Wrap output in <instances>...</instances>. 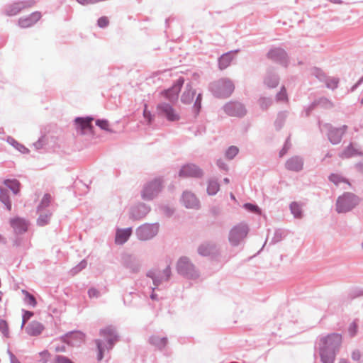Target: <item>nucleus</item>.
<instances>
[{"label": "nucleus", "instance_id": "obj_1", "mask_svg": "<svg viewBox=\"0 0 363 363\" xmlns=\"http://www.w3.org/2000/svg\"><path fill=\"white\" fill-rule=\"evenodd\" d=\"M342 343V335L332 333L320 340L319 354L323 363H334L335 356Z\"/></svg>", "mask_w": 363, "mask_h": 363}, {"label": "nucleus", "instance_id": "obj_2", "mask_svg": "<svg viewBox=\"0 0 363 363\" xmlns=\"http://www.w3.org/2000/svg\"><path fill=\"white\" fill-rule=\"evenodd\" d=\"M100 335L102 336L105 341L107 342L108 345H106L101 340H96V344L98 349V360H101L104 357V352L105 349L111 350L116 342L118 341V335L115 329L112 326H108L100 330Z\"/></svg>", "mask_w": 363, "mask_h": 363}, {"label": "nucleus", "instance_id": "obj_3", "mask_svg": "<svg viewBox=\"0 0 363 363\" xmlns=\"http://www.w3.org/2000/svg\"><path fill=\"white\" fill-rule=\"evenodd\" d=\"M235 86L233 82L227 78L220 79L210 84L209 89L217 98H226L231 95Z\"/></svg>", "mask_w": 363, "mask_h": 363}, {"label": "nucleus", "instance_id": "obj_4", "mask_svg": "<svg viewBox=\"0 0 363 363\" xmlns=\"http://www.w3.org/2000/svg\"><path fill=\"white\" fill-rule=\"evenodd\" d=\"M359 198L352 193L347 192L338 197L336 202V211L339 213L350 211L358 203Z\"/></svg>", "mask_w": 363, "mask_h": 363}, {"label": "nucleus", "instance_id": "obj_5", "mask_svg": "<svg viewBox=\"0 0 363 363\" xmlns=\"http://www.w3.org/2000/svg\"><path fill=\"white\" fill-rule=\"evenodd\" d=\"M177 271L178 274L189 279H196L199 277L198 270L186 257H182L178 260Z\"/></svg>", "mask_w": 363, "mask_h": 363}, {"label": "nucleus", "instance_id": "obj_6", "mask_svg": "<svg viewBox=\"0 0 363 363\" xmlns=\"http://www.w3.org/2000/svg\"><path fill=\"white\" fill-rule=\"evenodd\" d=\"M159 230L160 224L158 223H145L136 228L135 235L138 240L147 241L154 238L158 234Z\"/></svg>", "mask_w": 363, "mask_h": 363}, {"label": "nucleus", "instance_id": "obj_7", "mask_svg": "<svg viewBox=\"0 0 363 363\" xmlns=\"http://www.w3.org/2000/svg\"><path fill=\"white\" fill-rule=\"evenodd\" d=\"M162 187L160 179H155L147 182L141 191L142 199L145 201L153 200L161 192Z\"/></svg>", "mask_w": 363, "mask_h": 363}, {"label": "nucleus", "instance_id": "obj_8", "mask_svg": "<svg viewBox=\"0 0 363 363\" xmlns=\"http://www.w3.org/2000/svg\"><path fill=\"white\" fill-rule=\"evenodd\" d=\"M146 276L152 279L154 286H158L164 282L168 281L172 276L171 268L167 265L164 269H152L149 270Z\"/></svg>", "mask_w": 363, "mask_h": 363}, {"label": "nucleus", "instance_id": "obj_9", "mask_svg": "<svg viewBox=\"0 0 363 363\" xmlns=\"http://www.w3.org/2000/svg\"><path fill=\"white\" fill-rule=\"evenodd\" d=\"M319 125L320 131H326L329 140L334 145L340 143L343 134L347 129V126L346 125H344L340 128H334L328 123L323 125H320V123H319Z\"/></svg>", "mask_w": 363, "mask_h": 363}, {"label": "nucleus", "instance_id": "obj_10", "mask_svg": "<svg viewBox=\"0 0 363 363\" xmlns=\"http://www.w3.org/2000/svg\"><path fill=\"white\" fill-rule=\"evenodd\" d=\"M249 231L248 226L241 223L234 226L229 233V241L233 246H238L245 238Z\"/></svg>", "mask_w": 363, "mask_h": 363}, {"label": "nucleus", "instance_id": "obj_11", "mask_svg": "<svg viewBox=\"0 0 363 363\" xmlns=\"http://www.w3.org/2000/svg\"><path fill=\"white\" fill-rule=\"evenodd\" d=\"M35 4V0H25L13 2L6 6L5 13L9 16H16L22 10L33 6Z\"/></svg>", "mask_w": 363, "mask_h": 363}, {"label": "nucleus", "instance_id": "obj_12", "mask_svg": "<svg viewBox=\"0 0 363 363\" xmlns=\"http://www.w3.org/2000/svg\"><path fill=\"white\" fill-rule=\"evenodd\" d=\"M157 111L160 116L166 118L169 121H179L180 117L174 108L168 103L162 102L157 104Z\"/></svg>", "mask_w": 363, "mask_h": 363}, {"label": "nucleus", "instance_id": "obj_13", "mask_svg": "<svg viewBox=\"0 0 363 363\" xmlns=\"http://www.w3.org/2000/svg\"><path fill=\"white\" fill-rule=\"evenodd\" d=\"M179 176L181 177L201 178L203 176V171L196 164L189 163L181 167Z\"/></svg>", "mask_w": 363, "mask_h": 363}, {"label": "nucleus", "instance_id": "obj_14", "mask_svg": "<svg viewBox=\"0 0 363 363\" xmlns=\"http://www.w3.org/2000/svg\"><path fill=\"white\" fill-rule=\"evenodd\" d=\"M223 111L230 116L242 117L246 114L244 105L240 102L230 101L223 106Z\"/></svg>", "mask_w": 363, "mask_h": 363}, {"label": "nucleus", "instance_id": "obj_15", "mask_svg": "<svg viewBox=\"0 0 363 363\" xmlns=\"http://www.w3.org/2000/svg\"><path fill=\"white\" fill-rule=\"evenodd\" d=\"M151 211V207L144 203H138L131 207L130 218L134 220L144 218Z\"/></svg>", "mask_w": 363, "mask_h": 363}, {"label": "nucleus", "instance_id": "obj_16", "mask_svg": "<svg viewBox=\"0 0 363 363\" xmlns=\"http://www.w3.org/2000/svg\"><path fill=\"white\" fill-rule=\"evenodd\" d=\"M269 59L276 62L284 67L288 65L287 54L285 50L280 48H272L267 53Z\"/></svg>", "mask_w": 363, "mask_h": 363}, {"label": "nucleus", "instance_id": "obj_17", "mask_svg": "<svg viewBox=\"0 0 363 363\" xmlns=\"http://www.w3.org/2000/svg\"><path fill=\"white\" fill-rule=\"evenodd\" d=\"M181 201L186 208L199 209L200 208L199 200L190 191H184L183 192Z\"/></svg>", "mask_w": 363, "mask_h": 363}, {"label": "nucleus", "instance_id": "obj_18", "mask_svg": "<svg viewBox=\"0 0 363 363\" xmlns=\"http://www.w3.org/2000/svg\"><path fill=\"white\" fill-rule=\"evenodd\" d=\"M91 117H77L75 118V124L77 131H79L82 135L86 134L89 132L91 133L93 125L91 122L93 121Z\"/></svg>", "mask_w": 363, "mask_h": 363}, {"label": "nucleus", "instance_id": "obj_19", "mask_svg": "<svg viewBox=\"0 0 363 363\" xmlns=\"http://www.w3.org/2000/svg\"><path fill=\"white\" fill-rule=\"evenodd\" d=\"M184 78L180 77L176 81L174 84L170 89L164 91L165 97L169 99V101L173 102L177 100L178 94L184 84Z\"/></svg>", "mask_w": 363, "mask_h": 363}, {"label": "nucleus", "instance_id": "obj_20", "mask_svg": "<svg viewBox=\"0 0 363 363\" xmlns=\"http://www.w3.org/2000/svg\"><path fill=\"white\" fill-rule=\"evenodd\" d=\"M304 160L301 156H293L288 159L285 163V167L287 170L298 172L303 168Z\"/></svg>", "mask_w": 363, "mask_h": 363}, {"label": "nucleus", "instance_id": "obj_21", "mask_svg": "<svg viewBox=\"0 0 363 363\" xmlns=\"http://www.w3.org/2000/svg\"><path fill=\"white\" fill-rule=\"evenodd\" d=\"M40 18L41 13L40 12H33L28 16L19 18L18 26L23 28L30 27L38 22Z\"/></svg>", "mask_w": 363, "mask_h": 363}, {"label": "nucleus", "instance_id": "obj_22", "mask_svg": "<svg viewBox=\"0 0 363 363\" xmlns=\"http://www.w3.org/2000/svg\"><path fill=\"white\" fill-rule=\"evenodd\" d=\"M11 225L17 234H22L27 231L28 223L21 218H15L11 220Z\"/></svg>", "mask_w": 363, "mask_h": 363}, {"label": "nucleus", "instance_id": "obj_23", "mask_svg": "<svg viewBox=\"0 0 363 363\" xmlns=\"http://www.w3.org/2000/svg\"><path fill=\"white\" fill-rule=\"evenodd\" d=\"M124 266L131 272L137 273L140 271L141 264L135 257L127 255L124 258Z\"/></svg>", "mask_w": 363, "mask_h": 363}, {"label": "nucleus", "instance_id": "obj_24", "mask_svg": "<svg viewBox=\"0 0 363 363\" xmlns=\"http://www.w3.org/2000/svg\"><path fill=\"white\" fill-rule=\"evenodd\" d=\"M132 234V228L118 229L116 234V243L118 245L124 244Z\"/></svg>", "mask_w": 363, "mask_h": 363}, {"label": "nucleus", "instance_id": "obj_25", "mask_svg": "<svg viewBox=\"0 0 363 363\" xmlns=\"http://www.w3.org/2000/svg\"><path fill=\"white\" fill-rule=\"evenodd\" d=\"M238 52V50H235L234 51H230L222 55L218 58V67L220 69H224L227 68L230 65L233 59V54L237 53Z\"/></svg>", "mask_w": 363, "mask_h": 363}, {"label": "nucleus", "instance_id": "obj_26", "mask_svg": "<svg viewBox=\"0 0 363 363\" xmlns=\"http://www.w3.org/2000/svg\"><path fill=\"white\" fill-rule=\"evenodd\" d=\"M43 324L38 321H32L26 328V331L30 336H38L43 332Z\"/></svg>", "mask_w": 363, "mask_h": 363}, {"label": "nucleus", "instance_id": "obj_27", "mask_svg": "<svg viewBox=\"0 0 363 363\" xmlns=\"http://www.w3.org/2000/svg\"><path fill=\"white\" fill-rule=\"evenodd\" d=\"M216 246L213 243L205 242L198 247V253L201 256H210L216 252Z\"/></svg>", "mask_w": 363, "mask_h": 363}, {"label": "nucleus", "instance_id": "obj_28", "mask_svg": "<svg viewBox=\"0 0 363 363\" xmlns=\"http://www.w3.org/2000/svg\"><path fill=\"white\" fill-rule=\"evenodd\" d=\"M279 82V77L276 73L271 70L267 71L264 79V83L267 86L274 88L278 85Z\"/></svg>", "mask_w": 363, "mask_h": 363}, {"label": "nucleus", "instance_id": "obj_29", "mask_svg": "<svg viewBox=\"0 0 363 363\" xmlns=\"http://www.w3.org/2000/svg\"><path fill=\"white\" fill-rule=\"evenodd\" d=\"M195 94L196 91L192 89L191 84H187L181 97L182 102L186 104H191Z\"/></svg>", "mask_w": 363, "mask_h": 363}, {"label": "nucleus", "instance_id": "obj_30", "mask_svg": "<svg viewBox=\"0 0 363 363\" xmlns=\"http://www.w3.org/2000/svg\"><path fill=\"white\" fill-rule=\"evenodd\" d=\"M316 106H320V107L327 109L331 108L334 106L333 103L329 99L325 97H321L311 104L308 108V112L313 110Z\"/></svg>", "mask_w": 363, "mask_h": 363}, {"label": "nucleus", "instance_id": "obj_31", "mask_svg": "<svg viewBox=\"0 0 363 363\" xmlns=\"http://www.w3.org/2000/svg\"><path fill=\"white\" fill-rule=\"evenodd\" d=\"M167 338L164 337H160L157 335H152L150 338H149V342L155 346V347L158 348L159 350H162L163 348H164V347L167 345Z\"/></svg>", "mask_w": 363, "mask_h": 363}, {"label": "nucleus", "instance_id": "obj_32", "mask_svg": "<svg viewBox=\"0 0 363 363\" xmlns=\"http://www.w3.org/2000/svg\"><path fill=\"white\" fill-rule=\"evenodd\" d=\"M0 201L6 206L8 211L11 210L12 205L9 199V191L2 187H0Z\"/></svg>", "mask_w": 363, "mask_h": 363}, {"label": "nucleus", "instance_id": "obj_33", "mask_svg": "<svg viewBox=\"0 0 363 363\" xmlns=\"http://www.w3.org/2000/svg\"><path fill=\"white\" fill-rule=\"evenodd\" d=\"M4 184L11 189L14 194H17L20 191L21 184L17 179H5Z\"/></svg>", "mask_w": 363, "mask_h": 363}, {"label": "nucleus", "instance_id": "obj_34", "mask_svg": "<svg viewBox=\"0 0 363 363\" xmlns=\"http://www.w3.org/2000/svg\"><path fill=\"white\" fill-rule=\"evenodd\" d=\"M289 208H290L291 213L294 215L295 218H298V219L302 218V217H303L302 208H301V206L298 203H297L296 201L292 202L290 204Z\"/></svg>", "mask_w": 363, "mask_h": 363}, {"label": "nucleus", "instance_id": "obj_35", "mask_svg": "<svg viewBox=\"0 0 363 363\" xmlns=\"http://www.w3.org/2000/svg\"><path fill=\"white\" fill-rule=\"evenodd\" d=\"M220 185L215 179H210L208 182L207 193L208 195L213 196L219 191Z\"/></svg>", "mask_w": 363, "mask_h": 363}, {"label": "nucleus", "instance_id": "obj_36", "mask_svg": "<svg viewBox=\"0 0 363 363\" xmlns=\"http://www.w3.org/2000/svg\"><path fill=\"white\" fill-rule=\"evenodd\" d=\"M287 116L288 113L286 111H281L278 113L274 122V125L277 130H280L283 127Z\"/></svg>", "mask_w": 363, "mask_h": 363}, {"label": "nucleus", "instance_id": "obj_37", "mask_svg": "<svg viewBox=\"0 0 363 363\" xmlns=\"http://www.w3.org/2000/svg\"><path fill=\"white\" fill-rule=\"evenodd\" d=\"M7 142L21 153L29 152V150L28 148H26L23 145L20 144L12 137H8Z\"/></svg>", "mask_w": 363, "mask_h": 363}, {"label": "nucleus", "instance_id": "obj_38", "mask_svg": "<svg viewBox=\"0 0 363 363\" xmlns=\"http://www.w3.org/2000/svg\"><path fill=\"white\" fill-rule=\"evenodd\" d=\"M38 213L39 217L37 220V224L40 226L47 225L50 221L52 213L50 212L43 213L42 211Z\"/></svg>", "mask_w": 363, "mask_h": 363}, {"label": "nucleus", "instance_id": "obj_39", "mask_svg": "<svg viewBox=\"0 0 363 363\" xmlns=\"http://www.w3.org/2000/svg\"><path fill=\"white\" fill-rule=\"evenodd\" d=\"M50 202H51V196H50V194H45L43 196V199H42L39 206H38V212H40V211H43V209H44L46 207H48L50 205Z\"/></svg>", "mask_w": 363, "mask_h": 363}, {"label": "nucleus", "instance_id": "obj_40", "mask_svg": "<svg viewBox=\"0 0 363 363\" xmlns=\"http://www.w3.org/2000/svg\"><path fill=\"white\" fill-rule=\"evenodd\" d=\"M357 154V150L352 147L350 144L346 149L340 154L341 157H350Z\"/></svg>", "mask_w": 363, "mask_h": 363}, {"label": "nucleus", "instance_id": "obj_41", "mask_svg": "<svg viewBox=\"0 0 363 363\" xmlns=\"http://www.w3.org/2000/svg\"><path fill=\"white\" fill-rule=\"evenodd\" d=\"M325 81L326 86L328 89H335L337 87L339 79L336 77H326L324 79Z\"/></svg>", "mask_w": 363, "mask_h": 363}, {"label": "nucleus", "instance_id": "obj_42", "mask_svg": "<svg viewBox=\"0 0 363 363\" xmlns=\"http://www.w3.org/2000/svg\"><path fill=\"white\" fill-rule=\"evenodd\" d=\"M272 99L269 97H261L258 101L260 108L263 110L267 109L272 104Z\"/></svg>", "mask_w": 363, "mask_h": 363}, {"label": "nucleus", "instance_id": "obj_43", "mask_svg": "<svg viewBox=\"0 0 363 363\" xmlns=\"http://www.w3.org/2000/svg\"><path fill=\"white\" fill-rule=\"evenodd\" d=\"M82 336V334L81 333H78V332H70V333H67L64 337H63V340L65 342H66L67 344H70V345H72L73 342H72L71 339L72 337H76V338H81V337Z\"/></svg>", "mask_w": 363, "mask_h": 363}, {"label": "nucleus", "instance_id": "obj_44", "mask_svg": "<svg viewBox=\"0 0 363 363\" xmlns=\"http://www.w3.org/2000/svg\"><path fill=\"white\" fill-rule=\"evenodd\" d=\"M87 265L86 259L82 260L76 267H73L70 272L72 275H75L82 269H85Z\"/></svg>", "mask_w": 363, "mask_h": 363}, {"label": "nucleus", "instance_id": "obj_45", "mask_svg": "<svg viewBox=\"0 0 363 363\" xmlns=\"http://www.w3.org/2000/svg\"><path fill=\"white\" fill-rule=\"evenodd\" d=\"M285 236V233L282 230H277L274 232V236L272 239V243L275 244L279 241H281L284 237Z\"/></svg>", "mask_w": 363, "mask_h": 363}, {"label": "nucleus", "instance_id": "obj_46", "mask_svg": "<svg viewBox=\"0 0 363 363\" xmlns=\"http://www.w3.org/2000/svg\"><path fill=\"white\" fill-rule=\"evenodd\" d=\"M96 125L102 130H106L108 132H112V130L108 128L109 123L107 120L98 119L96 121Z\"/></svg>", "mask_w": 363, "mask_h": 363}, {"label": "nucleus", "instance_id": "obj_47", "mask_svg": "<svg viewBox=\"0 0 363 363\" xmlns=\"http://www.w3.org/2000/svg\"><path fill=\"white\" fill-rule=\"evenodd\" d=\"M238 148L235 146H230L225 152V156L230 160L233 159L238 153Z\"/></svg>", "mask_w": 363, "mask_h": 363}, {"label": "nucleus", "instance_id": "obj_48", "mask_svg": "<svg viewBox=\"0 0 363 363\" xmlns=\"http://www.w3.org/2000/svg\"><path fill=\"white\" fill-rule=\"evenodd\" d=\"M329 180L335 185H338L340 182H346V180L343 177L337 174H330L329 176Z\"/></svg>", "mask_w": 363, "mask_h": 363}, {"label": "nucleus", "instance_id": "obj_49", "mask_svg": "<svg viewBox=\"0 0 363 363\" xmlns=\"http://www.w3.org/2000/svg\"><path fill=\"white\" fill-rule=\"evenodd\" d=\"M276 99L277 101H287V94L285 87L283 86L280 91L277 94Z\"/></svg>", "mask_w": 363, "mask_h": 363}, {"label": "nucleus", "instance_id": "obj_50", "mask_svg": "<svg viewBox=\"0 0 363 363\" xmlns=\"http://www.w3.org/2000/svg\"><path fill=\"white\" fill-rule=\"evenodd\" d=\"M0 331L2 333L4 336L9 337V328L8 324L4 320H0Z\"/></svg>", "mask_w": 363, "mask_h": 363}, {"label": "nucleus", "instance_id": "obj_51", "mask_svg": "<svg viewBox=\"0 0 363 363\" xmlns=\"http://www.w3.org/2000/svg\"><path fill=\"white\" fill-rule=\"evenodd\" d=\"M244 208L247 210L248 211L252 212V213H259V207L256 205L247 203L244 204Z\"/></svg>", "mask_w": 363, "mask_h": 363}, {"label": "nucleus", "instance_id": "obj_52", "mask_svg": "<svg viewBox=\"0 0 363 363\" xmlns=\"http://www.w3.org/2000/svg\"><path fill=\"white\" fill-rule=\"evenodd\" d=\"M33 313L31 311H23L21 328H23L24 326L26 323L33 316Z\"/></svg>", "mask_w": 363, "mask_h": 363}, {"label": "nucleus", "instance_id": "obj_53", "mask_svg": "<svg viewBox=\"0 0 363 363\" xmlns=\"http://www.w3.org/2000/svg\"><path fill=\"white\" fill-rule=\"evenodd\" d=\"M312 74L321 81L325 78V74L323 72V71L316 67L313 69Z\"/></svg>", "mask_w": 363, "mask_h": 363}, {"label": "nucleus", "instance_id": "obj_54", "mask_svg": "<svg viewBox=\"0 0 363 363\" xmlns=\"http://www.w3.org/2000/svg\"><path fill=\"white\" fill-rule=\"evenodd\" d=\"M88 295H89V298H99V297H100L101 294H100V291L99 290H97L96 289L92 287V288H90L88 290Z\"/></svg>", "mask_w": 363, "mask_h": 363}, {"label": "nucleus", "instance_id": "obj_55", "mask_svg": "<svg viewBox=\"0 0 363 363\" xmlns=\"http://www.w3.org/2000/svg\"><path fill=\"white\" fill-rule=\"evenodd\" d=\"M348 333L351 337H354L357 333V325L355 322L352 323L348 328Z\"/></svg>", "mask_w": 363, "mask_h": 363}, {"label": "nucleus", "instance_id": "obj_56", "mask_svg": "<svg viewBox=\"0 0 363 363\" xmlns=\"http://www.w3.org/2000/svg\"><path fill=\"white\" fill-rule=\"evenodd\" d=\"M108 19L106 16H102L98 19L97 24L100 28H106L108 25Z\"/></svg>", "mask_w": 363, "mask_h": 363}, {"label": "nucleus", "instance_id": "obj_57", "mask_svg": "<svg viewBox=\"0 0 363 363\" xmlns=\"http://www.w3.org/2000/svg\"><path fill=\"white\" fill-rule=\"evenodd\" d=\"M54 363H74L69 358L62 355H57Z\"/></svg>", "mask_w": 363, "mask_h": 363}, {"label": "nucleus", "instance_id": "obj_58", "mask_svg": "<svg viewBox=\"0 0 363 363\" xmlns=\"http://www.w3.org/2000/svg\"><path fill=\"white\" fill-rule=\"evenodd\" d=\"M162 212L167 216H171L174 213V209L168 206H162L160 207Z\"/></svg>", "mask_w": 363, "mask_h": 363}, {"label": "nucleus", "instance_id": "obj_59", "mask_svg": "<svg viewBox=\"0 0 363 363\" xmlns=\"http://www.w3.org/2000/svg\"><path fill=\"white\" fill-rule=\"evenodd\" d=\"M290 146H291V144L289 142V139H287L286 143H285V144H284V147H283V148L279 152V156L280 157L284 156L287 152L289 149L290 148Z\"/></svg>", "mask_w": 363, "mask_h": 363}, {"label": "nucleus", "instance_id": "obj_60", "mask_svg": "<svg viewBox=\"0 0 363 363\" xmlns=\"http://www.w3.org/2000/svg\"><path fill=\"white\" fill-rule=\"evenodd\" d=\"M26 298L28 299V303L33 306H35L36 305V301L35 297L27 291H26Z\"/></svg>", "mask_w": 363, "mask_h": 363}, {"label": "nucleus", "instance_id": "obj_61", "mask_svg": "<svg viewBox=\"0 0 363 363\" xmlns=\"http://www.w3.org/2000/svg\"><path fill=\"white\" fill-rule=\"evenodd\" d=\"M216 164L220 169L225 171L228 170V165L225 163V162L223 160H218Z\"/></svg>", "mask_w": 363, "mask_h": 363}, {"label": "nucleus", "instance_id": "obj_62", "mask_svg": "<svg viewBox=\"0 0 363 363\" xmlns=\"http://www.w3.org/2000/svg\"><path fill=\"white\" fill-rule=\"evenodd\" d=\"M44 145V142L43 138H40L38 141L33 143V146L35 147L36 150L41 149Z\"/></svg>", "mask_w": 363, "mask_h": 363}, {"label": "nucleus", "instance_id": "obj_63", "mask_svg": "<svg viewBox=\"0 0 363 363\" xmlns=\"http://www.w3.org/2000/svg\"><path fill=\"white\" fill-rule=\"evenodd\" d=\"M201 101H195L194 104V110L196 113V114H198L201 110Z\"/></svg>", "mask_w": 363, "mask_h": 363}, {"label": "nucleus", "instance_id": "obj_64", "mask_svg": "<svg viewBox=\"0 0 363 363\" xmlns=\"http://www.w3.org/2000/svg\"><path fill=\"white\" fill-rule=\"evenodd\" d=\"M8 354L10 357L11 363H21L16 357L10 350H8Z\"/></svg>", "mask_w": 363, "mask_h": 363}]
</instances>
